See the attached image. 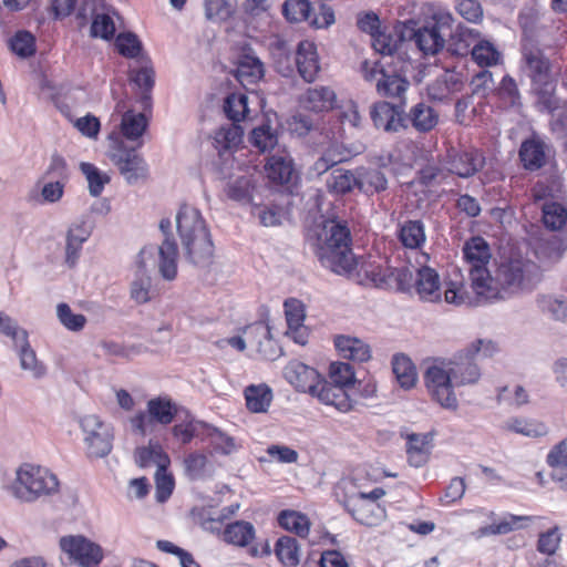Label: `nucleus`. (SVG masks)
Listing matches in <instances>:
<instances>
[{
	"mask_svg": "<svg viewBox=\"0 0 567 567\" xmlns=\"http://www.w3.org/2000/svg\"><path fill=\"white\" fill-rule=\"evenodd\" d=\"M233 168L234 165L230 166L227 164L219 168L221 177L229 178L225 192L233 200L249 202L256 184L254 175L248 172L243 173L240 167L237 168L238 174H235L230 172Z\"/></svg>",
	"mask_w": 567,
	"mask_h": 567,
	"instance_id": "nucleus-19",
	"label": "nucleus"
},
{
	"mask_svg": "<svg viewBox=\"0 0 567 567\" xmlns=\"http://www.w3.org/2000/svg\"><path fill=\"white\" fill-rule=\"evenodd\" d=\"M109 158L128 184H136L140 179L146 178L147 165L134 147H127L116 133L109 136Z\"/></svg>",
	"mask_w": 567,
	"mask_h": 567,
	"instance_id": "nucleus-9",
	"label": "nucleus"
},
{
	"mask_svg": "<svg viewBox=\"0 0 567 567\" xmlns=\"http://www.w3.org/2000/svg\"><path fill=\"white\" fill-rule=\"evenodd\" d=\"M355 173L357 187L365 194L382 192L388 186V181L379 168L359 167Z\"/></svg>",
	"mask_w": 567,
	"mask_h": 567,
	"instance_id": "nucleus-38",
	"label": "nucleus"
},
{
	"mask_svg": "<svg viewBox=\"0 0 567 567\" xmlns=\"http://www.w3.org/2000/svg\"><path fill=\"white\" fill-rule=\"evenodd\" d=\"M296 66L300 76L306 82L316 80L320 71V63L317 47L313 42L305 40L298 44L296 51Z\"/></svg>",
	"mask_w": 567,
	"mask_h": 567,
	"instance_id": "nucleus-26",
	"label": "nucleus"
},
{
	"mask_svg": "<svg viewBox=\"0 0 567 567\" xmlns=\"http://www.w3.org/2000/svg\"><path fill=\"white\" fill-rule=\"evenodd\" d=\"M236 0H205V14L209 20L224 21L234 11Z\"/></svg>",
	"mask_w": 567,
	"mask_h": 567,
	"instance_id": "nucleus-63",
	"label": "nucleus"
},
{
	"mask_svg": "<svg viewBox=\"0 0 567 567\" xmlns=\"http://www.w3.org/2000/svg\"><path fill=\"white\" fill-rule=\"evenodd\" d=\"M264 76V64L255 54L244 53L237 64L236 78L245 85L256 83Z\"/></svg>",
	"mask_w": 567,
	"mask_h": 567,
	"instance_id": "nucleus-36",
	"label": "nucleus"
},
{
	"mask_svg": "<svg viewBox=\"0 0 567 567\" xmlns=\"http://www.w3.org/2000/svg\"><path fill=\"white\" fill-rule=\"evenodd\" d=\"M223 538L228 544L245 547L255 538V528L248 522L237 520L226 526Z\"/></svg>",
	"mask_w": 567,
	"mask_h": 567,
	"instance_id": "nucleus-41",
	"label": "nucleus"
},
{
	"mask_svg": "<svg viewBox=\"0 0 567 567\" xmlns=\"http://www.w3.org/2000/svg\"><path fill=\"white\" fill-rule=\"evenodd\" d=\"M275 553L281 564L287 567H296L300 563L299 545L293 537H280L276 543Z\"/></svg>",
	"mask_w": 567,
	"mask_h": 567,
	"instance_id": "nucleus-49",
	"label": "nucleus"
},
{
	"mask_svg": "<svg viewBox=\"0 0 567 567\" xmlns=\"http://www.w3.org/2000/svg\"><path fill=\"white\" fill-rule=\"evenodd\" d=\"M284 377L298 391L310 394L319 386L321 380L316 369L297 360L286 365Z\"/></svg>",
	"mask_w": 567,
	"mask_h": 567,
	"instance_id": "nucleus-20",
	"label": "nucleus"
},
{
	"mask_svg": "<svg viewBox=\"0 0 567 567\" xmlns=\"http://www.w3.org/2000/svg\"><path fill=\"white\" fill-rule=\"evenodd\" d=\"M404 103H400L394 106L385 101L375 103L371 110V118L375 127L382 128L385 132H396L404 127Z\"/></svg>",
	"mask_w": 567,
	"mask_h": 567,
	"instance_id": "nucleus-22",
	"label": "nucleus"
},
{
	"mask_svg": "<svg viewBox=\"0 0 567 567\" xmlns=\"http://www.w3.org/2000/svg\"><path fill=\"white\" fill-rule=\"evenodd\" d=\"M506 429L529 437H539L548 433L546 424L538 421H530L525 419H511L506 422Z\"/></svg>",
	"mask_w": 567,
	"mask_h": 567,
	"instance_id": "nucleus-56",
	"label": "nucleus"
},
{
	"mask_svg": "<svg viewBox=\"0 0 567 567\" xmlns=\"http://www.w3.org/2000/svg\"><path fill=\"white\" fill-rule=\"evenodd\" d=\"M485 164V157L478 150L464 151L458 154H449L444 168L460 177H470L478 172Z\"/></svg>",
	"mask_w": 567,
	"mask_h": 567,
	"instance_id": "nucleus-23",
	"label": "nucleus"
},
{
	"mask_svg": "<svg viewBox=\"0 0 567 567\" xmlns=\"http://www.w3.org/2000/svg\"><path fill=\"white\" fill-rule=\"evenodd\" d=\"M311 395L316 396L321 403L331 405L340 412H348L352 409V400L348 390L328 381L320 380L319 386L315 389Z\"/></svg>",
	"mask_w": 567,
	"mask_h": 567,
	"instance_id": "nucleus-28",
	"label": "nucleus"
},
{
	"mask_svg": "<svg viewBox=\"0 0 567 567\" xmlns=\"http://www.w3.org/2000/svg\"><path fill=\"white\" fill-rule=\"evenodd\" d=\"M155 248L144 247L137 257L135 277L131 284V298L136 303H146L153 297L152 279L148 275V267L154 266Z\"/></svg>",
	"mask_w": 567,
	"mask_h": 567,
	"instance_id": "nucleus-15",
	"label": "nucleus"
},
{
	"mask_svg": "<svg viewBox=\"0 0 567 567\" xmlns=\"http://www.w3.org/2000/svg\"><path fill=\"white\" fill-rule=\"evenodd\" d=\"M172 223L168 218L159 221V229L165 238L157 247V267L158 272L165 280H174L177 276L178 248L177 244L169 234Z\"/></svg>",
	"mask_w": 567,
	"mask_h": 567,
	"instance_id": "nucleus-16",
	"label": "nucleus"
},
{
	"mask_svg": "<svg viewBox=\"0 0 567 567\" xmlns=\"http://www.w3.org/2000/svg\"><path fill=\"white\" fill-rule=\"evenodd\" d=\"M409 85V81L401 75L386 71L378 79L375 90L382 97L398 99L400 103L405 104L404 93Z\"/></svg>",
	"mask_w": 567,
	"mask_h": 567,
	"instance_id": "nucleus-32",
	"label": "nucleus"
},
{
	"mask_svg": "<svg viewBox=\"0 0 567 567\" xmlns=\"http://www.w3.org/2000/svg\"><path fill=\"white\" fill-rule=\"evenodd\" d=\"M90 35L103 40H111L115 34V23L109 10L97 8V0L93 2L92 14L90 16Z\"/></svg>",
	"mask_w": 567,
	"mask_h": 567,
	"instance_id": "nucleus-33",
	"label": "nucleus"
},
{
	"mask_svg": "<svg viewBox=\"0 0 567 567\" xmlns=\"http://www.w3.org/2000/svg\"><path fill=\"white\" fill-rule=\"evenodd\" d=\"M80 168L86 178L90 194L94 197L100 196L104 186L111 181L109 174L100 171L91 163H81Z\"/></svg>",
	"mask_w": 567,
	"mask_h": 567,
	"instance_id": "nucleus-55",
	"label": "nucleus"
},
{
	"mask_svg": "<svg viewBox=\"0 0 567 567\" xmlns=\"http://www.w3.org/2000/svg\"><path fill=\"white\" fill-rule=\"evenodd\" d=\"M362 270L367 279H369L374 287L393 289V281L391 279H394L395 268L381 264L368 262L362 266Z\"/></svg>",
	"mask_w": 567,
	"mask_h": 567,
	"instance_id": "nucleus-46",
	"label": "nucleus"
},
{
	"mask_svg": "<svg viewBox=\"0 0 567 567\" xmlns=\"http://www.w3.org/2000/svg\"><path fill=\"white\" fill-rule=\"evenodd\" d=\"M247 102L248 97L243 93H233L228 95L224 104V111L228 118L233 122H240L244 120L249 112Z\"/></svg>",
	"mask_w": 567,
	"mask_h": 567,
	"instance_id": "nucleus-58",
	"label": "nucleus"
},
{
	"mask_svg": "<svg viewBox=\"0 0 567 567\" xmlns=\"http://www.w3.org/2000/svg\"><path fill=\"white\" fill-rule=\"evenodd\" d=\"M542 212L545 227L553 231L563 229L567 224V208L560 203H544Z\"/></svg>",
	"mask_w": 567,
	"mask_h": 567,
	"instance_id": "nucleus-53",
	"label": "nucleus"
},
{
	"mask_svg": "<svg viewBox=\"0 0 567 567\" xmlns=\"http://www.w3.org/2000/svg\"><path fill=\"white\" fill-rule=\"evenodd\" d=\"M533 520H534L533 516L507 514L498 523H494V524H491V525L480 528L478 535L480 536L505 535L515 529H520V528L526 527Z\"/></svg>",
	"mask_w": 567,
	"mask_h": 567,
	"instance_id": "nucleus-35",
	"label": "nucleus"
},
{
	"mask_svg": "<svg viewBox=\"0 0 567 567\" xmlns=\"http://www.w3.org/2000/svg\"><path fill=\"white\" fill-rule=\"evenodd\" d=\"M542 279L540 266L523 257H511L495 265L476 293L477 302L505 300L530 291Z\"/></svg>",
	"mask_w": 567,
	"mask_h": 567,
	"instance_id": "nucleus-2",
	"label": "nucleus"
},
{
	"mask_svg": "<svg viewBox=\"0 0 567 567\" xmlns=\"http://www.w3.org/2000/svg\"><path fill=\"white\" fill-rule=\"evenodd\" d=\"M175 221L181 245L189 262L197 266L208 265L214 245L200 212L193 206L182 205Z\"/></svg>",
	"mask_w": 567,
	"mask_h": 567,
	"instance_id": "nucleus-5",
	"label": "nucleus"
},
{
	"mask_svg": "<svg viewBox=\"0 0 567 567\" xmlns=\"http://www.w3.org/2000/svg\"><path fill=\"white\" fill-rule=\"evenodd\" d=\"M284 306L288 326L286 334L296 343L305 346L308 341L309 332L303 324L306 318L303 305L297 299H289L285 301Z\"/></svg>",
	"mask_w": 567,
	"mask_h": 567,
	"instance_id": "nucleus-25",
	"label": "nucleus"
},
{
	"mask_svg": "<svg viewBox=\"0 0 567 567\" xmlns=\"http://www.w3.org/2000/svg\"><path fill=\"white\" fill-rule=\"evenodd\" d=\"M245 399L248 410L252 413H265L272 401V391L265 384H251L245 389Z\"/></svg>",
	"mask_w": 567,
	"mask_h": 567,
	"instance_id": "nucleus-40",
	"label": "nucleus"
},
{
	"mask_svg": "<svg viewBox=\"0 0 567 567\" xmlns=\"http://www.w3.org/2000/svg\"><path fill=\"white\" fill-rule=\"evenodd\" d=\"M424 271L425 264L415 258V262L409 258L408 265L401 269H395L393 281V289L408 292L416 293L421 300L424 299Z\"/></svg>",
	"mask_w": 567,
	"mask_h": 567,
	"instance_id": "nucleus-17",
	"label": "nucleus"
},
{
	"mask_svg": "<svg viewBox=\"0 0 567 567\" xmlns=\"http://www.w3.org/2000/svg\"><path fill=\"white\" fill-rule=\"evenodd\" d=\"M538 302L542 310L549 313L554 319L567 320V300L553 296H543L538 299Z\"/></svg>",
	"mask_w": 567,
	"mask_h": 567,
	"instance_id": "nucleus-64",
	"label": "nucleus"
},
{
	"mask_svg": "<svg viewBox=\"0 0 567 567\" xmlns=\"http://www.w3.org/2000/svg\"><path fill=\"white\" fill-rule=\"evenodd\" d=\"M336 93L327 86L309 89L301 97V104L305 109L313 112H323L333 109L336 103Z\"/></svg>",
	"mask_w": 567,
	"mask_h": 567,
	"instance_id": "nucleus-34",
	"label": "nucleus"
},
{
	"mask_svg": "<svg viewBox=\"0 0 567 567\" xmlns=\"http://www.w3.org/2000/svg\"><path fill=\"white\" fill-rule=\"evenodd\" d=\"M275 69L284 76H290L296 66V53L286 41L278 40L271 50Z\"/></svg>",
	"mask_w": 567,
	"mask_h": 567,
	"instance_id": "nucleus-42",
	"label": "nucleus"
},
{
	"mask_svg": "<svg viewBox=\"0 0 567 567\" xmlns=\"http://www.w3.org/2000/svg\"><path fill=\"white\" fill-rule=\"evenodd\" d=\"M385 495V491L375 487L371 492H359L346 501V508L352 517L362 525L374 527L384 522L386 512L379 504V499Z\"/></svg>",
	"mask_w": 567,
	"mask_h": 567,
	"instance_id": "nucleus-10",
	"label": "nucleus"
},
{
	"mask_svg": "<svg viewBox=\"0 0 567 567\" xmlns=\"http://www.w3.org/2000/svg\"><path fill=\"white\" fill-rule=\"evenodd\" d=\"M567 250V243L555 235L539 239L534 247V254L544 265H553L559 261Z\"/></svg>",
	"mask_w": 567,
	"mask_h": 567,
	"instance_id": "nucleus-30",
	"label": "nucleus"
},
{
	"mask_svg": "<svg viewBox=\"0 0 567 567\" xmlns=\"http://www.w3.org/2000/svg\"><path fill=\"white\" fill-rule=\"evenodd\" d=\"M208 458L204 453L193 452L183 460L185 475L190 480L203 478L206 474Z\"/></svg>",
	"mask_w": 567,
	"mask_h": 567,
	"instance_id": "nucleus-60",
	"label": "nucleus"
},
{
	"mask_svg": "<svg viewBox=\"0 0 567 567\" xmlns=\"http://www.w3.org/2000/svg\"><path fill=\"white\" fill-rule=\"evenodd\" d=\"M250 141L260 152H267L278 144V136L270 125L262 124L252 130Z\"/></svg>",
	"mask_w": 567,
	"mask_h": 567,
	"instance_id": "nucleus-59",
	"label": "nucleus"
},
{
	"mask_svg": "<svg viewBox=\"0 0 567 567\" xmlns=\"http://www.w3.org/2000/svg\"><path fill=\"white\" fill-rule=\"evenodd\" d=\"M265 169L269 179L280 184L290 182L293 174L292 161L286 153L270 156Z\"/></svg>",
	"mask_w": 567,
	"mask_h": 567,
	"instance_id": "nucleus-39",
	"label": "nucleus"
},
{
	"mask_svg": "<svg viewBox=\"0 0 567 567\" xmlns=\"http://www.w3.org/2000/svg\"><path fill=\"white\" fill-rule=\"evenodd\" d=\"M93 2L95 0H51L50 13L54 20L74 14L79 28H83L90 21Z\"/></svg>",
	"mask_w": 567,
	"mask_h": 567,
	"instance_id": "nucleus-21",
	"label": "nucleus"
},
{
	"mask_svg": "<svg viewBox=\"0 0 567 567\" xmlns=\"http://www.w3.org/2000/svg\"><path fill=\"white\" fill-rule=\"evenodd\" d=\"M393 373L404 389H411L416 382V372L412 361L404 354H395L392 359Z\"/></svg>",
	"mask_w": 567,
	"mask_h": 567,
	"instance_id": "nucleus-48",
	"label": "nucleus"
},
{
	"mask_svg": "<svg viewBox=\"0 0 567 567\" xmlns=\"http://www.w3.org/2000/svg\"><path fill=\"white\" fill-rule=\"evenodd\" d=\"M176 414L177 405L171 398L156 396L147 401L146 411H138L128 422L135 434L146 436L154 431L156 424H171Z\"/></svg>",
	"mask_w": 567,
	"mask_h": 567,
	"instance_id": "nucleus-8",
	"label": "nucleus"
},
{
	"mask_svg": "<svg viewBox=\"0 0 567 567\" xmlns=\"http://www.w3.org/2000/svg\"><path fill=\"white\" fill-rule=\"evenodd\" d=\"M147 127V120L144 114L127 111L122 115L121 134L128 141L135 142L141 138Z\"/></svg>",
	"mask_w": 567,
	"mask_h": 567,
	"instance_id": "nucleus-45",
	"label": "nucleus"
},
{
	"mask_svg": "<svg viewBox=\"0 0 567 567\" xmlns=\"http://www.w3.org/2000/svg\"><path fill=\"white\" fill-rule=\"evenodd\" d=\"M399 39L392 34L378 32L372 37L373 49L383 55H392L403 43L414 44L421 54L425 53V22L420 19H409L396 27Z\"/></svg>",
	"mask_w": 567,
	"mask_h": 567,
	"instance_id": "nucleus-7",
	"label": "nucleus"
},
{
	"mask_svg": "<svg viewBox=\"0 0 567 567\" xmlns=\"http://www.w3.org/2000/svg\"><path fill=\"white\" fill-rule=\"evenodd\" d=\"M279 525L293 532L300 537H307L310 529V522L308 517L296 511H282L278 516Z\"/></svg>",
	"mask_w": 567,
	"mask_h": 567,
	"instance_id": "nucleus-51",
	"label": "nucleus"
},
{
	"mask_svg": "<svg viewBox=\"0 0 567 567\" xmlns=\"http://www.w3.org/2000/svg\"><path fill=\"white\" fill-rule=\"evenodd\" d=\"M80 425L84 433L87 455L94 458L107 456L113 447V426L96 415L83 416Z\"/></svg>",
	"mask_w": 567,
	"mask_h": 567,
	"instance_id": "nucleus-11",
	"label": "nucleus"
},
{
	"mask_svg": "<svg viewBox=\"0 0 567 567\" xmlns=\"http://www.w3.org/2000/svg\"><path fill=\"white\" fill-rule=\"evenodd\" d=\"M92 233V225L86 220L73 223L66 233L65 262L74 267L80 258L82 245Z\"/></svg>",
	"mask_w": 567,
	"mask_h": 567,
	"instance_id": "nucleus-27",
	"label": "nucleus"
},
{
	"mask_svg": "<svg viewBox=\"0 0 567 567\" xmlns=\"http://www.w3.org/2000/svg\"><path fill=\"white\" fill-rule=\"evenodd\" d=\"M519 157L526 169H539L546 163L545 144L535 138L523 142L519 148Z\"/></svg>",
	"mask_w": 567,
	"mask_h": 567,
	"instance_id": "nucleus-37",
	"label": "nucleus"
},
{
	"mask_svg": "<svg viewBox=\"0 0 567 567\" xmlns=\"http://www.w3.org/2000/svg\"><path fill=\"white\" fill-rule=\"evenodd\" d=\"M282 12L291 22L310 21L311 4L309 0H287L282 6Z\"/></svg>",
	"mask_w": 567,
	"mask_h": 567,
	"instance_id": "nucleus-62",
	"label": "nucleus"
},
{
	"mask_svg": "<svg viewBox=\"0 0 567 567\" xmlns=\"http://www.w3.org/2000/svg\"><path fill=\"white\" fill-rule=\"evenodd\" d=\"M60 547L73 563L81 567H96L103 558L101 547L81 535L62 537Z\"/></svg>",
	"mask_w": 567,
	"mask_h": 567,
	"instance_id": "nucleus-14",
	"label": "nucleus"
},
{
	"mask_svg": "<svg viewBox=\"0 0 567 567\" xmlns=\"http://www.w3.org/2000/svg\"><path fill=\"white\" fill-rule=\"evenodd\" d=\"M350 230L340 220H324L316 233V255L323 267L338 275H351L358 260L350 248Z\"/></svg>",
	"mask_w": 567,
	"mask_h": 567,
	"instance_id": "nucleus-3",
	"label": "nucleus"
},
{
	"mask_svg": "<svg viewBox=\"0 0 567 567\" xmlns=\"http://www.w3.org/2000/svg\"><path fill=\"white\" fill-rule=\"evenodd\" d=\"M327 189L333 194H346L357 187V173L337 168L326 181Z\"/></svg>",
	"mask_w": 567,
	"mask_h": 567,
	"instance_id": "nucleus-47",
	"label": "nucleus"
},
{
	"mask_svg": "<svg viewBox=\"0 0 567 567\" xmlns=\"http://www.w3.org/2000/svg\"><path fill=\"white\" fill-rule=\"evenodd\" d=\"M136 462L140 466L145 467L155 464L157 470L167 467L169 460L163 452L159 444H150L146 447H141L136 451Z\"/></svg>",
	"mask_w": 567,
	"mask_h": 567,
	"instance_id": "nucleus-54",
	"label": "nucleus"
},
{
	"mask_svg": "<svg viewBox=\"0 0 567 567\" xmlns=\"http://www.w3.org/2000/svg\"><path fill=\"white\" fill-rule=\"evenodd\" d=\"M401 436L406 441V456L410 465L421 467L425 464V435L420 433L401 431Z\"/></svg>",
	"mask_w": 567,
	"mask_h": 567,
	"instance_id": "nucleus-43",
	"label": "nucleus"
},
{
	"mask_svg": "<svg viewBox=\"0 0 567 567\" xmlns=\"http://www.w3.org/2000/svg\"><path fill=\"white\" fill-rule=\"evenodd\" d=\"M10 494L22 503H34L59 493L60 482L50 470L24 463L16 470L14 480L8 487Z\"/></svg>",
	"mask_w": 567,
	"mask_h": 567,
	"instance_id": "nucleus-6",
	"label": "nucleus"
},
{
	"mask_svg": "<svg viewBox=\"0 0 567 567\" xmlns=\"http://www.w3.org/2000/svg\"><path fill=\"white\" fill-rule=\"evenodd\" d=\"M464 259L468 264L472 288L477 293L488 277L492 251L488 243L480 236L470 238L463 246Z\"/></svg>",
	"mask_w": 567,
	"mask_h": 567,
	"instance_id": "nucleus-12",
	"label": "nucleus"
},
{
	"mask_svg": "<svg viewBox=\"0 0 567 567\" xmlns=\"http://www.w3.org/2000/svg\"><path fill=\"white\" fill-rule=\"evenodd\" d=\"M11 340L18 349L21 369L29 372L34 379L43 378L47 373V368L38 360L34 350L30 347L28 332L22 329Z\"/></svg>",
	"mask_w": 567,
	"mask_h": 567,
	"instance_id": "nucleus-24",
	"label": "nucleus"
},
{
	"mask_svg": "<svg viewBox=\"0 0 567 567\" xmlns=\"http://www.w3.org/2000/svg\"><path fill=\"white\" fill-rule=\"evenodd\" d=\"M248 344L264 359L275 360L281 355V349L274 340L270 328L264 322H256L244 329Z\"/></svg>",
	"mask_w": 567,
	"mask_h": 567,
	"instance_id": "nucleus-18",
	"label": "nucleus"
},
{
	"mask_svg": "<svg viewBox=\"0 0 567 567\" xmlns=\"http://www.w3.org/2000/svg\"><path fill=\"white\" fill-rule=\"evenodd\" d=\"M56 317L60 323L69 331H82L86 324V317L81 313H74L71 307L61 302L56 306Z\"/></svg>",
	"mask_w": 567,
	"mask_h": 567,
	"instance_id": "nucleus-57",
	"label": "nucleus"
},
{
	"mask_svg": "<svg viewBox=\"0 0 567 567\" xmlns=\"http://www.w3.org/2000/svg\"><path fill=\"white\" fill-rule=\"evenodd\" d=\"M206 429V437L216 453L230 455L240 449L238 441L228 433L215 426L207 425Z\"/></svg>",
	"mask_w": 567,
	"mask_h": 567,
	"instance_id": "nucleus-44",
	"label": "nucleus"
},
{
	"mask_svg": "<svg viewBox=\"0 0 567 567\" xmlns=\"http://www.w3.org/2000/svg\"><path fill=\"white\" fill-rule=\"evenodd\" d=\"M472 59L480 66H493L499 63L502 53L488 40H480L471 50Z\"/></svg>",
	"mask_w": 567,
	"mask_h": 567,
	"instance_id": "nucleus-52",
	"label": "nucleus"
},
{
	"mask_svg": "<svg viewBox=\"0 0 567 567\" xmlns=\"http://www.w3.org/2000/svg\"><path fill=\"white\" fill-rule=\"evenodd\" d=\"M243 134V128L237 124V122L221 126L215 133V147L218 150L220 157L224 158L223 165H234V157L229 151L241 143Z\"/></svg>",
	"mask_w": 567,
	"mask_h": 567,
	"instance_id": "nucleus-29",
	"label": "nucleus"
},
{
	"mask_svg": "<svg viewBox=\"0 0 567 567\" xmlns=\"http://www.w3.org/2000/svg\"><path fill=\"white\" fill-rule=\"evenodd\" d=\"M522 71L532 81V85L553 80V63L545 51L530 40L522 43Z\"/></svg>",
	"mask_w": 567,
	"mask_h": 567,
	"instance_id": "nucleus-13",
	"label": "nucleus"
},
{
	"mask_svg": "<svg viewBox=\"0 0 567 567\" xmlns=\"http://www.w3.org/2000/svg\"><path fill=\"white\" fill-rule=\"evenodd\" d=\"M334 344L344 359L357 362H367L371 359L370 346L359 338L339 336L334 339Z\"/></svg>",
	"mask_w": 567,
	"mask_h": 567,
	"instance_id": "nucleus-31",
	"label": "nucleus"
},
{
	"mask_svg": "<svg viewBox=\"0 0 567 567\" xmlns=\"http://www.w3.org/2000/svg\"><path fill=\"white\" fill-rule=\"evenodd\" d=\"M329 377L332 384L348 390L355 382L352 367L347 362H333L330 364Z\"/></svg>",
	"mask_w": 567,
	"mask_h": 567,
	"instance_id": "nucleus-61",
	"label": "nucleus"
},
{
	"mask_svg": "<svg viewBox=\"0 0 567 567\" xmlns=\"http://www.w3.org/2000/svg\"><path fill=\"white\" fill-rule=\"evenodd\" d=\"M497 351L492 340L477 339L461 350L454 361L442 358L427 359V384H432L433 399L444 409L458 406L454 386L474 385L481 379L476 357H492Z\"/></svg>",
	"mask_w": 567,
	"mask_h": 567,
	"instance_id": "nucleus-1",
	"label": "nucleus"
},
{
	"mask_svg": "<svg viewBox=\"0 0 567 567\" xmlns=\"http://www.w3.org/2000/svg\"><path fill=\"white\" fill-rule=\"evenodd\" d=\"M452 16L446 10L427 4V55H435L445 48L454 55L464 56L480 41V32L475 29L458 27L452 30Z\"/></svg>",
	"mask_w": 567,
	"mask_h": 567,
	"instance_id": "nucleus-4",
	"label": "nucleus"
},
{
	"mask_svg": "<svg viewBox=\"0 0 567 567\" xmlns=\"http://www.w3.org/2000/svg\"><path fill=\"white\" fill-rule=\"evenodd\" d=\"M400 240L411 250L420 249L425 241V233L421 220H409L400 229Z\"/></svg>",
	"mask_w": 567,
	"mask_h": 567,
	"instance_id": "nucleus-50",
	"label": "nucleus"
}]
</instances>
